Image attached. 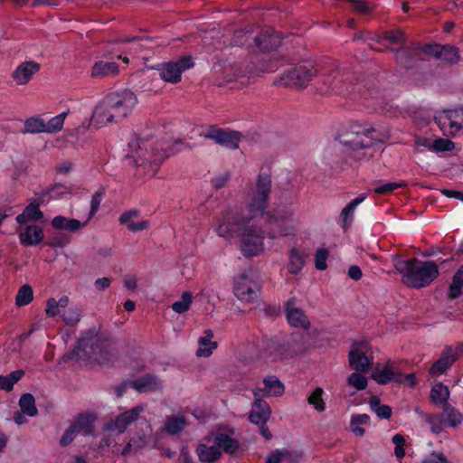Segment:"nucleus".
<instances>
[{
	"label": "nucleus",
	"instance_id": "52",
	"mask_svg": "<svg viewBox=\"0 0 463 463\" xmlns=\"http://www.w3.org/2000/svg\"><path fill=\"white\" fill-rule=\"evenodd\" d=\"M328 250L325 248H318L315 254V267L318 270H325L327 267L326 260Z\"/></svg>",
	"mask_w": 463,
	"mask_h": 463
},
{
	"label": "nucleus",
	"instance_id": "57",
	"mask_svg": "<svg viewBox=\"0 0 463 463\" xmlns=\"http://www.w3.org/2000/svg\"><path fill=\"white\" fill-rule=\"evenodd\" d=\"M140 216V211L137 209H130L128 211L124 212L118 218V221L121 224L130 223L131 220L134 218H137Z\"/></svg>",
	"mask_w": 463,
	"mask_h": 463
},
{
	"label": "nucleus",
	"instance_id": "55",
	"mask_svg": "<svg viewBox=\"0 0 463 463\" xmlns=\"http://www.w3.org/2000/svg\"><path fill=\"white\" fill-rule=\"evenodd\" d=\"M77 435L78 433L75 431L74 427L70 425L60 439L61 447L65 448L69 446L74 440Z\"/></svg>",
	"mask_w": 463,
	"mask_h": 463
},
{
	"label": "nucleus",
	"instance_id": "22",
	"mask_svg": "<svg viewBox=\"0 0 463 463\" xmlns=\"http://www.w3.org/2000/svg\"><path fill=\"white\" fill-rule=\"evenodd\" d=\"M42 203V198L32 200L29 204L25 206L23 213L16 216L15 220L17 223L25 224L31 221H41L44 216L40 209Z\"/></svg>",
	"mask_w": 463,
	"mask_h": 463
},
{
	"label": "nucleus",
	"instance_id": "3",
	"mask_svg": "<svg viewBox=\"0 0 463 463\" xmlns=\"http://www.w3.org/2000/svg\"><path fill=\"white\" fill-rule=\"evenodd\" d=\"M111 357L109 341L91 329L77 341L72 350L62 355L61 360L63 363H68L71 360L92 359L99 364H106L110 361Z\"/></svg>",
	"mask_w": 463,
	"mask_h": 463
},
{
	"label": "nucleus",
	"instance_id": "37",
	"mask_svg": "<svg viewBox=\"0 0 463 463\" xmlns=\"http://www.w3.org/2000/svg\"><path fill=\"white\" fill-rule=\"evenodd\" d=\"M463 288V265H461L452 277V281L449 287L448 296L450 299H456L462 295Z\"/></svg>",
	"mask_w": 463,
	"mask_h": 463
},
{
	"label": "nucleus",
	"instance_id": "54",
	"mask_svg": "<svg viewBox=\"0 0 463 463\" xmlns=\"http://www.w3.org/2000/svg\"><path fill=\"white\" fill-rule=\"evenodd\" d=\"M404 183L389 182L383 184L375 186L374 193L379 194H391L399 187H402Z\"/></svg>",
	"mask_w": 463,
	"mask_h": 463
},
{
	"label": "nucleus",
	"instance_id": "23",
	"mask_svg": "<svg viewBox=\"0 0 463 463\" xmlns=\"http://www.w3.org/2000/svg\"><path fill=\"white\" fill-rule=\"evenodd\" d=\"M44 239L43 230L36 224L26 225L19 232L20 242L24 246H36Z\"/></svg>",
	"mask_w": 463,
	"mask_h": 463
},
{
	"label": "nucleus",
	"instance_id": "48",
	"mask_svg": "<svg viewBox=\"0 0 463 463\" xmlns=\"http://www.w3.org/2000/svg\"><path fill=\"white\" fill-rule=\"evenodd\" d=\"M71 242V237L65 233H54L45 241V245L51 248H64Z\"/></svg>",
	"mask_w": 463,
	"mask_h": 463
},
{
	"label": "nucleus",
	"instance_id": "15",
	"mask_svg": "<svg viewBox=\"0 0 463 463\" xmlns=\"http://www.w3.org/2000/svg\"><path fill=\"white\" fill-rule=\"evenodd\" d=\"M255 46L261 52H269L276 50L282 43L280 34L273 28H265L252 38Z\"/></svg>",
	"mask_w": 463,
	"mask_h": 463
},
{
	"label": "nucleus",
	"instance_id": "45",
	"mask_svg": "<svg viewBox=\"0 0 463 463\" xmlns=\"http://www.w3.org/2000/svg\"><path fill=\"white\" fill-rule=\"evenodd\" d=\"M33 298V292L31 286L25 284L19 289L15 297V304L18 307H24L32 302Z\"/></svg>",
	"mask_w": 463,
	"mask_h": 463
},
{
	"label": "nucleus",
	"instance_id": "7",
	"mask_svg": "<svg viewBox=\"0 0 463 463\" xmlns=\"http://www.w3.org/2000/svg\"><path fill=\"white\" fill-rule=\"evenodd\" d=\"M317 70L310 65L297 64L285 70L280 77V83L288 88H306L316 75Z\"/></svg>",
	"mask_w": 463,
	"mask_h": 463
},
{
	"label": "nucleus",
	"instance_id": "53",
	"mask_svg": "<svg viewBox=\"0 0 463 463\" xmlns=\"http://www.w3.org/2000/svg\"><path fill=\"white\" fill-rule=\"evenodd\" d=\"M104 193L101 190L95 192L91 196L90 210L87 221L89 222L98 212L103 200Z\"/></svg>",
	"mask_w": 463,
	"mask_h": 463
},
{
	"label": "nucleus",
	"instance_id": "47",
	"mask_svg": "<svg viewBox=\"0 0 463 463\" xmlns=\"http://www.w3.org/2000/svg\"><path fill=\"white\" fill-rule=\"evenodd\" d=\"M360 373L355 371L347 377L348 385L355 388L357 391L365 390L368 385L367 378Z\"/></svg>",
	"mask_w": 463,
	"mask_h": 463
},
{
	"label": "nucleus",
	"instance_id": "46",
	"mask_svg": "<svg viewBox=\"0 0 463 463\" xmlns=\"http://www.w3.org/2000/svg\"><path fill=\"white\" fill-rule=\"evenodd\" d=\"M67 115V112H62L52 118L47 123H45V133L54 134L61 130Z\"/></svg>",
	"mask_w": 463,
	"mask_h": 463
},
{
	"label": "nucleus",
	"instance_id": "58",
	"mask_svg": "<svg viewBox=\"0 0 463 463\" xmlns=\"http://www.w3.org/2000/svg\"><path fill=\"white\" fill-rule=\"evenodd\" d=\"M371 418L368 414H355L351 417L350 426L370 425Z\"/></svg>",
	"mask_w": 463,
	"mask_h": 463
},
{
	"label": "nucleus",
	"instance_id": "43",
	"mask_svg": "<svg viewBox=\"0 0 463 463\" xmlns=\"http://www.w3.org/2000/svg\"><path fill=\"white\" fill-rule=\"evenodd\" d=\"M383 41H387L392 44H404L406 43V37L404 33L400 29L388 30L382 33L378 42L382 43Z\"/></svg>",
	"mask_w": 463,
	"mask_h": 463
},
{
	"label": "nucleus",
	"instance_id": "44",
	"mask_svg": "<svg viewBox=\"0 0 463 463\" xmlns=\"http://www.w3.org/2000/svg\"><path fill=\"white\" fill-rule=\"evenodd\" d=\"M323 394L324 390L321 387H317L307 397V402L318 412H323L326 410V402L323 399Z\"/></svg>",
	"mask_w": 463,
	"mask_h": 463
},
{
	"label": "nucleus",
	"instance_id": "34",
	"mask_svg": "<svg viewBox=\"0 0 463 463\" xmlns=\"http://www.w3.org/2000/svg\"><path fill=\"white\" fill-rule=\"evenodd\" d=\"M118 71V65L115 61H96L91 69L92 78H104L109 75H115Z\"/></svg>",
	"mask_w": 463,
	"mask_h": 463
},
{
	"label": "nucleus",
	"instance_id": "8",
	"mask_svg": "<svg viewBox=\"0 0 463 463\" xmlns=\"http://www.w3.org/2000/svg\"><path fill=\"white\" fill-rule=\"evenodd\" d=\"M105 98L119 120L126 118L137 103L136 94L130 90L114 91L106 95Z\"/></svg>",
	"mask_w": 463,
	"mask_h": 463
},
{
	"label": "nucleus",
	"instance_id": "56",
	"mask_svg": "<svg viewBox=\"0 0 463 463\" xmlns=\"http://www.w3.org/2000/svg\"><path fill=\"white\" fill-rule=\"evenodd\" d=\"M250 39L252 40V37H250V35L248 34V33H245L243 31H236L232 38V44L242 46L248 43Z\"/></svg>",
	"mask_w": 463,
	"mask_h": 463
},
{
	"label": "nucleus",
	"instance_id": "29",
	"mask_svg": "<svg viewBox=\"0 0 463 463\" xmlns=\"http://www.w3.org/2000/svg\"><path fill=\"white\" fill-rule=\"evenodd\" d=\"M366 198L365 194H360L359 196L353 199L350 203H348L341 211L340 213V221L342 223V227L346 230L349 228L354 222V214L356 207L362 203Z\"/></svg>",
	"mask_w": 463,
	"mask_h": 463
},
{
	"label": "nucleus",
	"instance_id": "27",
	"mask_svg": "<svg viewBox=\"0 0 463 463\" xmlns=\"http://www.w3.org/2000/svg\"><path fill=\"white\" fill-rule=\"evenodd\" d=\"M442 409V412L439 414V418L444 427L456 428L461 424L463 416L458 410L450 404H444Z\"/></svg>",
	"mask_w": 463,
	"mask_h": 463
},
{
	"label": "nucleus",
	"instance_id": "20",
	"mask_svg": "<svg viewBox=\"0 0 463 463\" xmlns=\"http://www.w3.org/2000/svg\"><path fill=\"white\" fill-rule=\"evenodd\" d=\"M263 388H255L253 390L254 397L265 396H280L284 392V384L276 376H267L262 381Z\"/></svg>",
	"mask_w": 463,
	"mask_h": 463
},
{
	"label": "nucleus",
	"instance_id": "12",
	"mask_svg": "<svg viewBox=\"0 0 463 463\" xmlns=\"http://www.w3.org/2000/svg\"><path fill=\"white\" fill-rule=\"evenodd\" d=\"M258 286L243 272L233 280V293L235 297L245 302H251L258 297Z\"/></svg>",
	"mask_w": 463,
	"mask_h": 463
},
{
	"label": "nucleus",
	"instance_id": "28",
	"mask_svg": "<svg viewBox=\"0 0 463 463\" xmlns=\"http://www.w3.org/2000/svg\"><path fill=\"white\" fill-rule=\"evenodd\" d=\"M88 221L81 222L77 219L67 218L62 215H57L51 221V225L55 230H65L71 232H76L80 229L85 227Z\"/></svg>",
	"mask_w": 463,
	"mask_h": 463
},
{
	"label": "nucleus",
	"instance_id": "33",
	"mask_svg": "<svg viewBox=\"0 0 463 463\" xmlns=\"http://www.w3.org/2000/svg\"><path fill=\"white\" fill-rule=\"evenodd\" d=\"M306 255L297 248L293 247L288 250V262L287 269L292 275L298 274L305 265Z\"/></svg>",
	"mask_w": 463,
	"mask_h": 463
},
{
	"label": "nucleus",
	"instance_id": "63",
	"mask_svg": "<svg viewBox=\"0 0 463 463\" xmlns=\"http://www.w3.org/2000/svg\"><path fill=\"white\" fill-rule=\"evenodd\" d=\"M149 225L148 221H141L137 222H130L128 225V229L131 232H137L146 230Z\"/></svg>",
	"mask_w": 463,
	"mask_h": 463
},
{
	"label": "nucleus",
	"instance_id": "62",
	"mask_svg": "<svg viewBox=\"0 0 463 463\" xmlns=\"http://www.w3.org/2000/svg\"><path fill=\"white\" fill-rule=\"evenodd\" d=\"M63 320L66 325L73 326L80 321V314L78 312L64 313Z\"/></svg>",
	"mask_w": 463,
	"mask_h": 463
},
{
	"label": "nucleus",
	"instance_id": "16",
	"mask_svg": "<svg viewBox=\"0 0 463 463\" xmlns=\"http://www.w3.org/2000/svg\"><path fill=\"white\" fill-rule=\"evenodd\" d=\"M107 102L108 101L104 97L102 100L95 107L93 111L91 120L93 124L98 128H100L109 123H118L120 121L119 118H118L117 114L113 113L110 105Z\"/></svg>",
	"mask_w": 463,
	"mask_h": 463
},
{
	"label": "nucleus",
	"instance_id": "36",
	"mask_svg": "<svg viewBox=\"0 0 463 463\" xmlns=\"http://www.w3.org/2000/svg\"><path fill=\"white\" fill-rule=\"evenodd\" d=\"M430 400L436 405L449 404V390L442 383H436L430 390Z\"/></svg>",
	"mask_w": 463,
	"mask_h": 463
},
{
	"label": "nucleus",
	"instance_id": "26",
	"mask_svg": "<svg viewBox=\"0 0 463 463\" xmlns=\"http://www.w3.org/2000/svg\"><path fill=\"white\" fill-rule=\"evenodd\" d=\"M373 379L379 384L384 385L391 382L402 383V373H395L392 366L385 364L382 368H375L373 372Z\"/></svg>",
	"mask_w": 463,
	"mask_h": 463
},
{
	"label": "nucleus",
	"instance_id": "40",
	"mask_svg": "<svg viewBox=\"0 0 463 463\" xmlns=\"http://www.w3.org/2000/svg\"><path fill=\"white\" fill-rule=\"evenodd\" d=\"M20 410L28 417H34L38 414V410L35 405V399L33 394L26 392L24 393L19 399Z\"/></svg>",
	"mask_w": 463,
	"mask_h": 463
},
{
	"label": "nucleus",
	"instance_id": "4",
	"mask_svg": "<svg viewBox=\"0 0 463 463\" xmlns=\"http://www.w3.org/2000/svg\"><path fill=\"white\" fill-rule=\"evenodd\" d=\"M396 270L402 275L405 283L413 288H422L430 285L439 276V267L433 260L422 261L417 258L393 260Z\"/></svg>",
	"mask_w": 463,
	"mask_h": 463
},
{
	"label": "nucleus",
	"instance_id": "41",
	"mask_svg": "<svg viewBox=\"0 0 463 463\" xmlns=\"http://www.w3.org/2000/svg\"><path fill=\"white\" fill-rule=\"evenodd\" d=\"M369 406L372 411H373L378 418L388 420L392 416V408L386 404H381L380 398L378 396H372L369 400Z\"/></svg>",
	"mask_w": 463,
	"mask_h": 463
},
{
	"label": "nucleus",
	"instance_id": "2",
	"mask_svg": "<svg viewBox=\"0 0 463 463\" xmlns=\"http://www.w3.org/2000/svg\"><path fill=\"white\" fill-rule=\"evenodd\" d=\"M322 81L326 92L346 96L373 109L382 104L379 80L373 77L355 78L351 72L336 69L324 75Z\"/></svg>",
	"mask_w": 463,
	"mask_h": 463
},
{
	"label": "nucleus",
	"instance_id": "50",
	"mask_svg": "<svg viewBox=\"0 0 463 463\" xmlns=\"http://www.w3.org/2000/svg\"><path fill=\"white\" fill-rule=\"evenodd\" d=\"M192 304V295L189 292H184L181 296V299L175 301L172 305V308L175 312L182 314L186 312Z\"/></svg>",
	"mask_w": 463,
	"mask_h": 463
},
{
	"label": "nucleus",
	"instance_id": "5",
	"mask_svg": "<svg viewBox=\"0 0 463 463\" xmlns=\"http://www.w3.org/2000/svg\"><path fill=\"white\" fill-rule=\"evenodd\" d=\"M129 156L133 158L137 167L144 170L151 169L156 171L160 164L169 156L167 147L163 143L158 144L150 137H139L128 143Z\"/></svg>",
	"mask_w": 463,
	"mask_h": 463
},
{
	"label": "nucleus",
	"instance_id": "24",
	"mask_svg": "<svg viewBox=\"0 0 463 463\" xmlns=\"http://www.w3.org/2000/svg\"><path fill=\"white\" fill-rule=\"evenodd\" d=\"M131 386L138 392L158 391L163 388L162 381L151 373H146L131 382Z\"/></svg>",
	"mask_w": 463,
	"mask_h": 463
},
{
	"label": "nucleus",
	"instance_id": "61",
	"mask_svg": "<svg viewBox=\"0 0 463 463\" xmlns=\"http://www.w3.org/2000/svg\"><path fill=\"white\" fill-rule=\"evenodd\" d=\"M59 303L54 298H50L47 301L46 314L49 317H54L59 314Z\"/></svg>",
	"mask_w": 463,
	"mask_h": 463
},
{
	"label": "nucleus",
	"instance_id": "51",
	"mask_svg": "<svg viewBox=\"0 0 463 463\" xmlns=\"http://www.w3.org/2000/svg\"><path fill=\"white\" fill-rule=\"evenodd\" d=\"M454 142L447 138H437L432 141L431 149L437 152H447L454 149Z\"/></svg>",
	"mask_w": 463,
	"mask_h": 463
},
{
	"label": "nucleus",
	"instance_id": "13",
	"mask_svg": "<svg viewBox=\"0 0 463 463\" xmlns=\"http://www.w3.org/2000/svg\"><path fill=\"white\" fill-rule=\"evenodd\" d=\"M296 298H290L284 304V313L288 323L297 328L307 330L310 328V321L305 312L296 307Z\"/></svg>",
	"mask_w": 463,
	"mask_h": 463
},
{
	"label": "nucleus",
	"instance_id": "32",
	"mask_svg": "<svg viewBox=\"0 0 463 463\" xmlns=\"http://www.w3.org/2000/svg\"><path fill=\"white\" fill-rule=\"evenodd\" d=\"M158 70L160 71V77L164 81L175 84L181 80V70L175 61L165 62L160 65Z\"/></svg>",
	"mask_w": 463,
	"mask_h": 463
},
{
	"label": "nucleus",
	"instance_id": "17",
	"mask_svg": "<svg viewBox=\"0 0 463 463\" xmlns=\"http://www.w3.org/2000/svg\"><path fill=\"white\" fill-rule=\"evenodd\" d=\"M458 356L455 354L452 346H445L439 358L437 361H435L429 369L430 375L439 376L445 373L447 370L450 366H452V364L456 362Z\"/></svg>",
	"mask_w": 463,
	"mask_h": 463
},
{
	"label": "nucleus",
	"instance_id": "1",
	"mask_svg": "<svg viewBox=\"0 0 463 463\" xmlns=\"http://www.w3.org/2000/svg\"><path fill=\"white\" fill-rule=\"evenodd\" d=\"M272 187L270 171L260 170L248 201L247 213L238 209L222 213L216 232L227 239H241V250L247 257H253L263 250V238L275 239L289 234L286 215L265 213Z\"/></svg>",
	"mask_w": 463,
	"mask_h": 463
},
{
	"label": "nucleus",
	"instance_id": "9",
	"mask_svg": "<svg viewBox=\"0 0 463 463\" xmlns=\"http://www.w3.org/2000/svg\"><path fill=\"white\" fill-rule=\"evenodd\" d=\"M265 354L272 360L292 358L298 353L291 340H281L272 337L265 340Z\"/></svg>",
	"mask_w": 463,
	"mask_h": 463
},
{
	"label": "nucleus",
	"instance_id": "42",
	"mask_svg": "<svg viewBox=\"0 0 463 463\" xmlns=\"http://www.w3.org/2000/svg\"><path fill=\"white\" fill-rule=\"evenodd\" d=\"M24 371L18 369L11 372L7 375H0V389L10 392L14 389V385L22 379Z\"/></svg>",
	"mask_w": 463,
	"mask_h": 463
},
{
	"label": "nucleus",
	"instance_id": "25",
	"mask_svg": "<svg viewBox=\"0 0 463 463\" xmlns=\"http://www.w3.org/2000/svg\"><path fill=\"white\" fill-rule=\"evenodd\" d=\"M96 420L97 417L93 413L82 412L77 415L71 426L74 427V430L78 434L90 436L94 431L93 424Z\"/></svg>",
	"mask_w": 463,
	"mask_h": 463
},
{
	"label": "nucleus",
	"instance_id": "30",
	"mask_svg": "<svg viewBox=\"0 0 463 463\" xmlns=\"http://www.w3.org/2000/svg\"><path fill=\"white\" fill-rule=\"evenodd\" d=\"M420 46V45H417L413 48L402 47L397 49L395 52L396 61L404 68H411L415 63L417 52H421Z\"/></svg>",
	"mask_w": 463,
	"mask_h": 463
},
{
	"label": "nucleus",
	"instance_id": "31",
	"mask_svg": "<svg viewBox=\"0 0 463 463\" xmlns=\"http://www.w3.org/2000/svg\"><path fill=\"white\" fill-rule=\"evenodd\" d=\"M349 364L356 372H366L370 366V361L364 352L355 346L349 352Z\"/></svg>",
	"mask_w": 463,
	"mask_h": 463
},
{
	"label": "nucleus",
	"instance_id": "14",
	"mask_svg": "<svg viewBox=\"0 0 463 463\" xmlns=\"http://www.w3.org/2000/svg\"><path fill=\"white\" fill-rule=\"evenodd\" d=\"M204 137L214 140L216 143L230 148L237 149L241 140V133L237 131H227L222 128L211 127L204 134Z\"/></svg>",
	"mask_w": 463,
	"mask_h": 463
},
{
	"label": "nucleus",
	"instance_id": "6",
	"mask_svg": "<svg viewBox=\"0 0 463 463\" xmlns=\"http://www.w3.org/2000/svg\"><path fill=\"white\" fill-rule=\"evenodd\" d=\"M378 140L375 130L372 128H364L362 132L347 133L340 137V143L347 147L349 154L356 160L372 156L368 150Z\"/></svg>",
	"mask_w": 463,
	"mask_h": 463
},
{
	"label": "nucleus",
	"instance_id": "60",
	"mask_svg": "<svg viewBox=\"0 0 463 463\" xmlns=\"http://www.w3.org/2000/svg\"><path fill=\"white\" fill-rule=\"evenodd\" d=\"M175 62L178 64V67L181 70V73H183L185 70L191 69L194 66V62L191 56H183Z\"/></svg>",
	"mask_w": 463,
	"mask_h": 463
},
{
	"label": "nucleus",
	"instance_id": "19",
	"mask_svg": "<svg viewBox=\"0 0 463 463\" xmlns=\"http://www.w3.org/2000/svg\"><path fill=\"white\" fill-rule=\"evenodd\" d=\"M226 430L228 433H217L213 438V443L218 448L222 449L225 453L233 455L239 448L240 442L238 439L232 437L234 434V429L227 427Z\"/></svg>",
	"mask_w": 463,
	"mask_h": 463
},
{
	"label": "nucleus",
	"instance_id": "10",
	"mask_svg": "<svg viewBox=\"0 0 463 463\" xmlns=\"http://www.w3.org/2000/svg\"><path fill=\"white\" fill-rule=\"evenodd\" d=\"M420 48L426 55L432 56L448 64H456L460 59L458 49L454 45L425 43Z\"/></svg>",
	"mask_w": 463,
	"mask_h": 463
},
{
	"label": "nucleus",
	"instance_id": "59",
	"mask_svg": "<svg viewBox=\"0 0 463 463\" xmlns=\"http://www.w3.org/2000/svg\"><path fill=\"white\" fill-rule=\"evenodd\" d=\"M421 463H449L448 458L442 453L432 452L425 458Z\"/></svg>",
	"mask_w": 463,
	"mask_h": 463
},
{
	"label": "nucleus",
	"instance_id": "11",
	"mask_svg": "<svg viewBox=\"0 0 463 463\" xmlns=\"http://www.w3.org/2000/svg\"><path fill=\"white\" fill-rule=\"evenodd\" d=\"M144 411L142 405H137L130 410L119 413L114 420L105 423V430L109 432L123 433L129 425L137 420Z\"/></svg>",
	"mask_w": 463,
	"mask_h": 463
},
{
	"label": "nucleus",
	"instance_id": "49",
	"mask_svg": "<svg viewBox=\"0 0 463 463\" xmlns=\"http://www.w3.org/2000/svg\"><path fill=\"white\" fill-rule=\"evenodd\" d=\"M198 344L200 345V347L196 351L197 356L208 357L212 354L213 350L217 347L216 342H212L203 336L198 339Z\"/></svg>",
	"mask_w": 463,
	"mask_h": 463
},
{
	"label": "nucleus",
	"instance_id": "35",
	"mask_svg": "<svg viewBox=\"0 0 463 463\" xmlns=\"http://www.w3.org/2000/svg\"><path fill=\"white\" fill-rule=\"evenodd\" d=\"M196 453L199 459L204 463H213L222 457L221 450L214 446H206L205 444H199L196 448Z\"/></svg>",
	"mask_w": 463,
	"mask_h": 463
},
{
	"label": "nucleus",
	"instance_id": "39",
	"mask_svg": "<svg viewBox=\"0 0 463 463\" xmlns=\"http://www.w3.org/2000/svg\"><path fill=\"white\" fill-rule=\"evenodd\" d=\"M187 425L186 420L182 416H169L165 421V430L169 435L179 434Z\"/></svg>",
	"mask_w": 463,
	"mask_h": 463
},
{
	"label": "nucleus",
	"instance_id": "18",
	"mask_svg": "<svg viewBox=\"0 0 463 463\" xmlns=\"http://www.w3.org/2000/svg\"><path fill=\"white\" fill-rule=\"evenodd\" d=\"M271 415V410L269 403L261 397H254L251 410L249 413V420L253 424H263L268 422Z\"/></svg>",
	"mask_w": 463,
	"mask_h": 463
},
{
	"label": "nucleus",
	"instance_id": "38",
	"mask_svg": "<svg viewBox=\"0 0 463 463\" xmlns=\"http://www.w3.org/2000/svg\"><path fill=\"white\" fill-rule=\"evenodd\" d=\"M45 122L40 116L31 117L25 119L24 123L23 134H38L45 133Z\"/></svg>",
	"mask_w": 463,
	"mask_h": 463
},
{
	"label": "nucleus",
	"instance_id": "21",
	"mask_svg": "<svg viewBox=\"0 0 463 463\" xmlns=\"http://www.w3.org/2000/svg\"><path fill=\"white\" fill-rule=\"evenodd\" d=\"M40 69L41 65L36 61H24L14 71L12 74L13 80L19 85L26 84Z\"/></svg>",
	"mask_w": 463,
	"mask_h": 463
},
{
	"label": "nucleus",
	"instance_id": "64",
	"mask_svg": "<svg viewBox=\"0 0 463 463\" xmlns=\"http://www.w3.org/2000/svg\"><path fill=\"white\" fill-rule=\"evenodd\" d=\"M110 284H111V279H109L108 277H103V278L97 279L95 280L94 287L96 288L97 290L103 291V290L107 289L108 288H109Z\"/></svg>",
	"mask_w": 463,
	"mask_h": 463
}]
</instances>
